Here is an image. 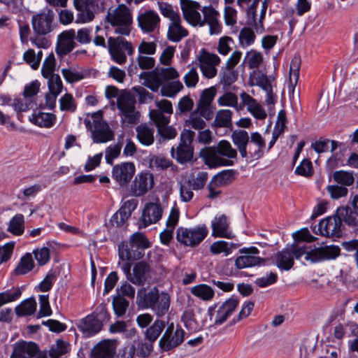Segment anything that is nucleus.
Here are the masks:
<instances>
[{"label": "nucleus", "mask_w": 358, "mask_h": 358, "mask_svg": "<svg viewBox=\"0 0 358 358\" xmlns=\"http://www.w3.org/2000/svg\"><path fill=\"white\" fill-rule=\"evenodd\" d=\"M136 302L138 306L150 308L158 317H162L169 310L171 296L165 292L159 293L156 287L149 290L141 288L137 292Z\"/></svg>", "instance_id": "f257e3e1"}, {"label": "nucleus", "mask_w": 358, "mask_h": 358, "mask_svg": "<svg viewBox=\"0 0 358 358\" xmlns=\"http://www.w3.org/2000/svg\"><path fill=\"white\" fill-rule=\"evenodd\" d=\"M205 164L210 168L229 166L234 165V159L237 158V151L230 143L223 140L216 146L208 148L203 152Z\"/></svg>", "instance_id": "f03ea898"}, {"label": "nucleus", "mask_w": 358, "mask_h": 358, "mask_svg": "<svg viewBox=\"0 0 358 358\" xmlns=\"http://www.w3.org/2000/svg\"><path fill=\"white\" fill-rule=\"evenodd\" d=\"M150 244L147 238L140 232L133 234L129 241H122L117 246L118 256L122 261H135L145 255V249Z\"/></svg>", "instance_id": "7ed1b4c3"}, {"label": "nucleus", "mask_w": 358, "mask_h": 358, "mask_svg": "<svg viewBox=\"0 0 358 358\" xmlns=\"http://www.w3.org/2000/svg\"><path fill=\"white\" fill-rule=\"evenodd\" d=\"M292 257L299 259L305 255V259L312 263H317L325 260L334 259L340 255L341 249L336 245H326L307 250L306 246L296 248L292 246L289 248Z\"/></svg>", "instance_id": "20e7f679"}, {"label": "nucleus", "mask_w": 358, "mask_h": 358, "mask_svg": "<svg viewBox=\"0 0 358 358\" xmlns=\"http://www.w3.org/2000/svg\"><path fill=\"white\" fill-rule=\"evenodd\" d=\"M106 19L113 28L115 34L124 36L130 34L133 22L132 15L124 4H120L117 8L109 10Z\"/></svg>", "instance_id": "39448f33"}, {"label": "nucleus", "mask_w": 358, "mask_h": 358, "mask_svg": "<svg viewBox=\"0 0 358 358\" xmlns=\"http://www.w3.org/2000/svg\"><path fill=\"white\" fill-rule=\"evenodd\" d=\"M85 124L92 133L94 143H103L113 138L114 134L107 122L103 120L101 111H97L91 115V119H86Z\"/></svg>", "instance_id": "423d86ee"}, {"label": "nucleus", "mask_w": 358, "mask_h": 358, "mask_svg": "<svg viewBox=\"0 0 358 358\" xmlns=\"http://www.w3.org/2000/svg\"><path fill=\"white\" fill-rule=\"evenodd\" d=\"M108 50L111 59L120 65L124 64L127 60L124 51L129 56L134 52L131 43L120 36L108 38Z\"/></svg>", "instance_id": "0eeeda50"}, {"label": "nucleus", "mask_w": 358, "mask_h": 358, "mask_svg": "<svg viewBox=\"0 0 358 358\" xmlns=\"http://www.w3.org/2000/svg\"><path fill=\"white\" fill-rule=\"evenodd\" d=\"M135 97L127 91H122L117 97V107L121 113L123 122L136 124L139 119L140 113L136 110Z\"/></svg>", "instance_id": "6e6552de"}, {"label": "nucleus", "mask_w": 358, "mask_h": 358, "mask_svg": "<svg viewBox=\"0 0 358 358\" xmlns=\"http://www.w3.org/2000/svg\"><path fill=\"white\" fill-rule=\"evenodd\" d=\"M195 136L194 131L190 129H184L180 134V142L175 152L174 148L171 152L173 157L180 164H185L191 161L194 155V148L192 143Z\"/></svg>", "instance_id": "1a4fd4ad"}, {"label": "nucleus", "mask_w": 358, "mask_h": 358, "mask_svg": "<svg viewBox=\"0 0 358 358\" xmlns=\"http://www.w3.org/2000/svg\"><path fill=\"white\" fill-rule=\"evenodd\" d=\"M208 230L205 224L195 228L179 227L176 238L178 242L189 247H196L206 237Z\"/></svg>", "instance_id": "9d476101"}, {"label": "nucleus", "mask_w": 358, "mask_h": 358, "mask_svg": "<svg viewBox=\"0 0 358 358\" xmlns=\"http://www.w3.org/2000/svg\"><path fill=\"white\" fill-rule=\"evenodd\" d=\"M238 304V300L232 296L218 307L217 306L209 307L208 313L210 321L215 325L223 324L236 310Z\"/></svg>", "instance_id": "9b49d317"}, {"label": "nucleus", "mask_w": 358, "mask_h": 358, "mask_svg": "<svg viewBox=\"0 0 358 358\" xmlns=\"http://www.w3.org/2000/svg\"><path fill=\"white\" fill-rule=\"evenodd\" d=\"M185 334L180 327L177 326L175 329L173 323H171L159 341V348L166 352L178 347L183 342Z\"/></svg>", "instance_id": "f8f14e48"}, {"label": "nucleus", "mask_w": 358, "mask_h": 358, "mask_svg": "<svg viewBox=\"0 0 358 358\" xmlns=\"http://www.w3.org/2000/svg\"><path fill=\"white\" fill-rule=\"evenodd\" d=\"M197 60L201 73L205 78L211 79L215 77L217 73L216 66L221 62L220 58L216 54L210 53L203 48L197 56Z\"/></svg>", "instance_id": "ddd939ff"}, {"label": "nucleus", "mask_w": 358, "mask_h": 358, "mask_svg": "<svg viewBox=\"0 0 358 358\" xmlns=\"http://www.w3.org/2000/svg\"><path fill=\"white\" fill-rule=\"evenodd\" d=\"M239 252L242 255L235 260V266L238 269L258 266L266 262V259L257 256L259 251L255 247L244 248Z\"/></svg>", "instance_id": "4468645a"}, {"label": "nucleus", "mask_w": 358, "mask_h": 358, "mask_svg": "<svg viewBox=\"0 0 358 358\" xmlns=\"http://www.w3.org/2000/svg\"><path fill=\"white\" fill-rule=\"evenodd\" d=\"M73 4L79 12L76 17V22L78 23L92 21L99 8L97 0H74Z\"/></svg>", "instance_id": "2eb2a0df"}, {"label": "nucleus", "mask_w": 358, "mask_h": 358, "mask_svg": "<svg viewBox=\"0 0 358 358\" xmlns=\"http://www.w3.org/2000/svg\"><path fill=\"white\" fill-rule=\"evenodd\" d=\"M342 222L341 218L336 212L335 215L320 221L317 231L322 236L339 237L341 236Z\"/></svg>", "instance_id": "dca6fc26"}, {"label": "nucleus", "mask_w": 358, "mask_h": 358, "mask_svg": "<svg viewBox=\"0 0 358 358\" xmlns=\"http://www.w3.org/2000/svg\"><path fill=\"white\" fill-rule=\"evenodd\" d=\"M181 9L184 18L192 26L199 25L203 26L201 22V15L199 10H200V4L191 0H180Z\"/></svg>", "instance_id": "f3484780"}, {"label": "nucleus", "mask_w": 358, "mask_h": 358, "mask_svg": "<svg viewBox=\"0 0 358 358\" xmlns=\"http://www.w3.org/2000/svg\"><path fill=\"white\" fill-rule=\"evenodd\" d=\"M135 171L134 163L123 162L113 166L112 177L120 186H124L129 183Z\"/></svg>", "instance_id": "a211bd4d"}, {"label": "nucleus", "mask_w": 358, "mask_h": 358, "mask_svg": "<svg viewBox=\"0 0 358 358\" xmlns=\"http://www.w3.org/2000/svg\"><path fill=\"white\" fill-rule=\"evenodd\" d=\"M54 15L52 12H42L34 15L31 24L34 34H48L52 30Z\"/></svg>", "instance_id": "6ab92c4d"}, {"label": "nucleus", "mask_w": 358, "mask_h": 358, "mask_svg": "<svg viewBox=\"0 0 358 358\" xmlns=\"http://www.w3.org/2000/svg\"><path fill=\"white\" fill-rule=\"evenodd\" d=\"M154 186V176L150 172L138 174L131 185V192L135 196L145 195Z\"/></svg>", "instance_id": "aec40b11"}, {"label": "nucleus", "mask_w": 358, "mask_h": 358, "mask_svg": "<svg viewBox=\"0 0 358 358\" xmlns=\"http://www.w3.org/2000/svg\"><path fill=\"white\" fill-rule=\"evenodd\" d=\"M163 209L159 202H150L145 205L141 217V224L146 227L157 222L162 217Z\"/></svg>", "instance_id": "412c9836"}, {"label": "nucleus", "mask_w": 358, "mask_h": 358, "mask_svg": "<svg viewBox=\"0 0 358 358\" xmlns=\"http://www.w3.org/2000/svg\"><path fill=\"white\" fill-rule=\"evenodd\" d=\"M75 37L76 31L74 29L64 31L58 36L56 52L59 57H62L74 49L76 45L74 41Z\"/></svg>", "instance_id": "4be33fe9"}, {"label": "nucleus", "mask_w": 358, "mask_h": 358, "mask_svg": "<svg viewBox=\"0 0 358 358\" xmlns=\"http://www.w3.org/2000/svg\"><path fill=\"white\" fill-rule=\"evenodd\" d=\"M138 23L143 32L151 33L159 27L160 17L156 12L149 10L138 15Z\"/></svg>", "instance_id": "5701e85b"}, {"label": "nucleus", "mask_w": 358, "mask_h": 358, "mask_svg": "<svg viewBox=\"0 0 358 358\" xmlns=\"http://www.w3.org/2000/svg\"><path fill=\"white\" fill-rule=\"evenodd\" d=\"M38 350V346L34 342H17L13 345L10 358H34Z\"/></svg>", "instance_id": "b1692460"}, {"label": "nucleus", "mask_w": 358, "mask_h": 358, "mask_svg": "<svg viewBox=\"0 0 358 358\" xmlns=\"http://www.w3.org/2000/svg\"><path fill=\"white\" fill-rule=\"evenodd\" d=\"M265 148L266 141L263 136L258 132L251 133L248 145V156L258 159L263 156Z\"/></svg>", "instance_id": "393cba45"}, {"label": "nucleus", "mask_w": 358, "mask_h": 358, "mask_svg": "<svg viewBox=\"0 0 358 358\" xmlns=\"http://www.w3.org/2000/svg\"><path fill=\"white\" fill-rule=\"evenodd\" d=\"M117 348L115 340H103L92 350V358H113Z\"/></svg>", "instance_id": "a878e982"}, {"label": "nucleus", "mask_w": 358, "mask_h": 358, "mask_svg": "<svg viewBox=\"0 0 358 358\" xmlns=\"http://www.w3.org/2000/svg\"><path fill=\"white\" fill-rule=\"evenodd\" d=\"M212 236L227 238H234L231 231H229V222L225 215L216 216L212 222Z\"/></svg>", "instance_id": "bb28decb"}, {"label": "nucleus", "mask_w": 358, "mask_h": 358, "mask_svg": "<svg viewBox=\"0 0 358 358\" xmlns=\"http://www.w3.org/2000/svg\"><path fill=\"white\" fill-rule=\"evenodd\" d=\"M342 222L355 234H358V211L350 206H342L337 209Z\"/></svg>", "instance_id": "cd10ccee"}, {"label": "nucleus", "mask_w": 358, "mask_h": 358, "mask_svg": "<svg viewBox=\"0 0 358 358\" xmlns=\"http://www.w3.org/2000/svg\"><path fill=\"white\" fill-rule=\"evenodd\" d=\"M140 80H143V85L153 92H157L163 84L158 68L151 71H143L139 75Z\"/></svg>", "instance_id": "c85d7f7f"}, {"label": "nucleus", "mask_w": 358, "mask_h": 358, "mask_svg": "<svg viewBox=\"0 0 358 358\" xmlns=\"http://www.w3.org/2000/svg\"><path fill=\"white\" fill-rule=\"evenodd\" d=\"M202 12L204 18H201V22L203 23V25L206 24L209 25L211 34L219 33L221 30L218 22L219 13L212 6L203 7Z\"/></svg>", "instance_id": "c756f323"}, {"label": "nucleus", "mask_w": 358, "mask_h": 358, "mask_svg": "<svg viewBox=\"0 0 358 358\" xmlns=\"http://www.w3.org/2000/svg\"><path fill=\"white\" fill-rule=\"evenodd\" d=\"M103 325L91 315L83 319L78 324L79 329L85 336L89 337L97 334L102 329Z\"/></svg>", "instance_id": "7c9ffc66"}, {"label": "nucleus", "mask_w": 358, "mask_h": 358, "mask_svg": "<svg viewBox=\"0 0 358 358\" xmlns=\"http://www.w3.org/2000/svg\"><path fill=\"white\" fill-rule=\"evenodd\" d=\"M188 34V31L181 25L180 17L171 21L169 25L167 37L171 41L179 42Z\"/></svg>", "instance_id": "2f4dec72"}, {"label": "nucleus", "mask_w": 358, "mask_h": 358, "mask_svg": "<svg viewBox=\"0 0 358 358\" xmlns=\"http://www.w3.org/2000/svg\"><path fill=\"white\" fill-rule=\"evenodd\" d=\"M231 139L234 144L237 147L241 156L243 158L248 157V145L250 136L245 130H235L232 132Z\"/></svg>", "instance_id": "473e14b6"}, {"label": "nucleus", "mask_w": 358, "mask_h": 358, "mask_svg": "<svg viewBox=\"0 0 358 358\" xmlns=\"http://www.w3.org/2000/svg\"><path fill=\"white\" fill-rule=\"evenodd\" d=\"M150 275V267L144 262L137 263L133 268V277L131 282L141 285Z\"/></svg>", "instance_id": "72a5a7b5"}, {"label": "nucleus", "mask_w": 358, "mask_h": 358, "mask_svg": "<svg viewBox=\"0 0 358 358\" xmlns=\"http://www.w3.org/2000/svg\"><path fill=\"white\" fill-rule=\"evenodd\" d=\"M136 136L139 142L144 145H150L154 143L155 129L146 124H141L136 128Z\"/></svg>", "instance_id": "f704fd0d"}, {"label": "nucleus", "mask_w": 358, "mask_h": 358, "mask_svg": "<svg viewBox=\"0 0 358 358\" xmlns=\"http://www.w3.org/2000/svg\"><path fill=\"white\" fill-rule=\"evenodd\" d=\"M274 260L277 267L285 271L290 270L294 264V257L289 248L277 252L274 256Z\"/></svg>", "instance_id": "c9c22d12"}, {"label": "nucleus", "mask_w": 358, "mask_h": 358, "mask_svg": "<svg viewBox=\"0 0 358 358\" xmlns=\"http://www.w3.org/2000/svg\"><path fill=\"white\" fill-rule=\"evenodd\" d=\"M136 208V203L134 200L126 201L120 210L113 214L111 217V222L117 223V218H120V222L124 224Z\"/></svg>", "instance_id": "e433bc0d"}, {"label": "nucleus", "mask_w": 358, "mask_h": 358, "mask_svg": "<svg viewBox=\"0 0 358 358\" xmlns=\"http://www.w3.org/2000/svg\"><path fill=\"white\" fill-rule=\"evenodd\" d=\"M30 121L40 127L50 128L54 125L56 116L52 113L38 112L32 115Z\"/></svg>", "instance_id": "4c0bfd02"}, {"label": "nucleus", "mask_w": 358, "mask_h": 358, "mask_svg": "<svg viewBox=\"0 0 358 358\" xmlns=\"http://www.w3.org/2000/svg\"><path fill=\"white\" fill-rule=\"evenodd\" d=\"M190 292L194 296L205 301L212 300L215 296L214 289L206 284H199L193 286L190 289Z\"/></svg>", "instance_id": "58836bf2"}, {"label": "nucleus", "mask_w": 358, "mask_h": 358, "mask_svg": "<svg viewBox=\"0 0 358 358\" xmlns=\"http://www.w3.org/2000/svg\"><path fill=\"white\" fill-rule=\"evenodd\" d=\"M165 328V322L163 320H157L148 327L145 332V338L150 343H154Z\"/></svg>", "instance_id": "ea45409f"}, {"label": "nucleus", "mask_w": 358, "mask_h": 358, "mask_svg": "<svg viewBox=\"0 0 358 358\" xmlns=\"http://www.w3.org/2000/svg\"><path fill=\"white\" fill-rule=\"evenodd\" d=\"M36 309V302L32 298L22 301L16 306L15 313L18 316H27L32 315Z\"/></svg>", "instance_id": "a19ab883"}, {"label": "nucleus", "mask_w": 358, "mask_h": 358, "mask_svg": "<svg viewBox=\"0 0 358 358\" xmlns=\"http://www.w3.org/2000/svg\"><path fill=\"white\" fill-rule=\"evenodd\" d=\"M185 126L196 130H201L206 127V123L197 111H192L185 120Z\"/></svg>", "instance_id": "79ce46f5"}, {"label": "nucleus", "mask_w": 358, "mask_h": 358, "mask_svg": "<svg viewBox=\"0 0 358 358\" xmlns=\"http://www.w3.org/2000/svg\"><path fill=\"white\" fill-rule=\"evenodd\" d=\"M232 112L230 110H220L217 112L213 124L216 127H229L231 125Z\"/></svg>", "instance_id": "37998d69"}, {"label": "nucleus", "mask_w": 358, "mask_h": 358, "mask_svg": "<svg viewBox=\"0 0 358 358\" xmlns=\"http://www.w3.org/2000/svg\"><path fill=\"white\" fill-rule=\"evenodd\" d=\"M331 177L336 182L343 186H350L355 181L352 173L342 170L334 171Z\"/></svg>", "instance_id": "c03bdc74"}, {"label": "nucleus", "mask_w": 358, "mask_h": 358, "mask_svg": "<svg viewBox=\"0 0 358 358\" xmlns=\"http://www.w3.org/2000/svg\"><path fill=\"white\" fill-rule=\"evenodd\" d=\"M69 352V344L60 339L57 340L56 343L53 344L49 351V356L50 358H62Z\"/></svg>", "instance_id": "a18cd8bd"}, {"label": "nucleus", "mask_w": 358, "mask_h": 358, "mask_svg": "<svg viewBox=\"0 0 358 358\" xmlns=\"http://www.w3.org/2000/svg\"><path fill=\"white\" fill-rule=\"evenodd\" d=\"M24 217L21 214L15 215L10 221L8 231L15 236L24 232Z\"/></svg>", "instance_id": "49530a36"}, {"label": "nucleus", "mask_w": 358, "mask_h": 358, "mask_svg": "<svg viewBox=\"0 0 358 358\" xmlns=\"http://www.w3.org/2000/svg\"><path fill=\"white\" fill-rule=\"evenodd\" d=\"M245 62L250 69H258L263 62L261 52L251 50L246 54Z\"/></svg>", "instance_id": "de8ad7c7"}, {"label": "nucleus", "mask_w": 358, "mask_h": 358, "mask_svg": "<svg viewBox=\"0 0 358 358\" xmlns=\"http://www.w3.org/2000/svg\"><path fill=\"white\" fill-rule=\"evenodd\" d=\"M112 303L115 314L117 317L124 315L129 306V301L121 296L120 294L113 297Z\"/></svg>", "instance_id": "09e8293b"}, {"label": "nucleus", "mask_w": 358, "mask_h": 358, "mask_svg": "<svg viewBox=\"0 0 358 358\" xmlns=\"http://www.w3.org/2000/svg\"><path fill=\"white\" fill-rule=\"evenodd\" d=\"M183 89V85L179 80L172 81L164 85L161 88V94L164 96L173 97Z\"/></svg>", "instance_id": "8fccbe9b"}, {"label": "nucleus", "mask_w": 358, "mask_h": 358, "mask_svg": "<svg viewBox=\"0 0 358 358\" xmlns=\"http://www.w3.org/2000/svg\"><path fill=\"white\" fill-rule=\"evenodd\" d=\"M248 15H249V22L258 34H262L264 31V27L263 25V20L264 19H262L260 17L257 20L256 18V10H255V3H252L248 10Z\"/></svg>", "instance_id": "3c124183"}, {"label": "nucleus", "mask_w": 358, "mask_h": 358, "mask_svg": "<svg viewBox=\"0 0 358 358\" xmlns=\"http://www.w3.org/2000/svg\"><path fill=\"white\" fill-rule=\"evenodd\" d=\"M234 170H224L214 176L213 180L220 187L231 183L234 179Z\"/></svg>", "instance_id": "603ef678"}, {"label": "nucleus", "mask_w": 358, "mask_h": 358, "mask_svg": "<svg viewBox=\"0 0 358 358\" xmlns=\"http://www.w3.org/2000/svg\"><path fill=\"white\" fill-rule=\"evenodd\" d=\"M56 65L55 55L52 52L50 53L45 59L42 69L41 73L44 78H49L54 74Z\"/></svg>", "instance_id": "864d4df0"}, {"label": "nucleus", "mask_w": 358, "mask_h": 358, "mask_svg": "<svg viewBox=\"0 0 358 358\" xmlns=\"http://www.w3.org/2000/svg\"><path fill=\"white\" fill-rule=\"evenodd\" d=\"M301 58L298 56H294L291 61L289 67V81L293 85H296L298 82Z\"/></svg>", "instance_id": "5fc2aeb1"}, {"label": "nucleus", "mask_w": 358, "mask_h": 358, "mask_svg": "<svg viewBox=\"0 0 358 358\" xmlns=\"http://www.w3.org/2000/svg\"><path fill=\"white\" fill-rule=\"evenodd\" d=\"M169 116L164 113H162L160 110H151L150 111V117L155 122L157 129L166 126L169 123Z\"/></svg>", "instance_id": "6e6d98bb"}, {"label": "nucleus", "mask_w": 358, "mask_h": 358, "mask_svg": "<svg viewBox=\"0 0 358 358\" xmlns=\"http://www.w3.org/2000/svg\"><path fill=\"white\" fill-rule=\"evenodd\" d=\"M34 267V263L31 255L27 254L24 255L20 260L19 265L15 271L17 275H22L30 271Z\"/></svg>", "instance_id": "4d7b16f0"}, {"label": "nucleus", "mask_w": 358, "mask_h": 358, "mask_svg": "<svg viewBox=\"0 0 358 358\" xmlns=\"http://www.w3.org/2000/svg\"><path fill=\"white\" fill-rule=\"evenodd\" d=\"M220 74L222 76L221 82L225 85H230L235 83L238 76L236 70L234 69H227L226 67H222Z\"/></svg>", "instance_id": "13d9d810"}, {"label": "nucleus", "mask_w": 358, "mask_h": 358, "mask_svg": "<svg viewBox=\"0 0 358 358\" xmlns=\"http://www.w3.org/2000/svg\"><path fill=\"white\" fill-rule=\"evenodd\" d=\"M217 103L220 106H226L236 108L238 110L241 108L238 107V97L232 92H227L221 96Z\"/></svg>", "instance_id": "bf43d9fd"}, {"label": "nucleus", "mask_w": 358, "mask_h": 358, "mask_svg": "<svg viewBox=\"0 0 358 358\" xmlns=\"http://www.w3.org/2000/svg\"><path fill=\"white\" fill-rule=\"evenodd\" d=\"M22 294V292L20 288L11 291L7 290L0 293V307L3 305L16 301Z\"/></svg>", "instance_id": "052dcab7"}, {"label": "nucleus", "mask_w": 358, "mask_h": 358, "mask_svg": "<svg viewBox=\"0 0 358 358\" xmlns=\"http://www.w3.org/2000/svg\"><path fill=\"white\" fill-rule=\"evenodd\" d=\"M180 199L184 202L189 201L193 196L192 186L190 180H186L184 182H180Z\"/></svg>", "instance_id": "680f3d73"}, {"label": "nucleus", "mask_w": 358, "mask_h": 358, "mask_svg": "<svg viewBox=\"0 0 358 358\" xmlns=\"http://www.w3.org/2000/svg\"><path fill=\"white\" fill-rule=\"evenodd\" d=\"M91 315H93L102 325L110 320V315L105 303L99 304Z\"/></svg>", "instance_id": "e2e57ef3"}, {"label": "nucleus", "mask_w": 358, "mask_h": 358, "mask_svg": "<svg viewBox=\"0 0 358 358\" xmlns=\"http://www.w3.org/2000/svg\"><path fill=\"white\" fill-rule=\"evenodd\" d=\"M210 250L214 255H218L223 252L225 256L229 255L231 252L229 244L224 241H217L214 242L210 245Z\"/></svg>", "instance_id": "0e129e2a"}, {"label": "nucleus", "mask_w": 358, "mask_h": 358, "mask_svg": "<svg viewBox=\"0 0 358 358\" xmlns=\"http://www.w3.org/2000/svg\"><path fill=\"white\" fill-rule=\"evenodd\" d=\"M184 83L189 88L194 87L199 82V74L196 67L189 68V71L184 76Z\"/></svg>", "instance_id": "69168bd1"}, {"label": "nucleus", "mask_w": 358, "mask_h": 358, "mask_svg": "<svg viewBox=\"0 0 358 358\" xmlns=\"http://www.w3.org/2000/svg\"><path fill=\"white\" fill-rule=\"evenodd\" d=\"M295 173L305 177H310L313 173L312 162L308 159H304L296 168Z\"/></svg>", "instance_id": "338daca9"}, {"label": "nucleus", "mask_w": 358, "mask_h": 358, "mask_svg": "<svg viewBox=\"0 0 358 358\" xmlns=\"http://www.w3.org/2000/svg\"><path fill=\"white\" fill-rule=\"evenodd\" d=\"M48 78L50 92L59 95L63 87L59 76L58 74H53Z\"/></svg>", "instance_id": "774afa93"}]
</instances>
